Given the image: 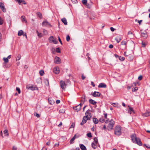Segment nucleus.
Masks as SVG:
<instances>
[{
  "label": "nucleus",
  "mask_w": 150,
  "mask_h": 150,
  "mask_svg": "<svg viewBox=\"0 0 150 150\" xmlns=\"http://www.w3.org/2000/svg\"><path fill=\"white\" fill-rule=\"evenodd\" d=\"M60 100H57L56 101V103L57 104H59V103H60Z\"/></svg>",
  "instance_id": "0e129e2a"
},
{
  "label": "nucleus",
  "mask_w": 150,
  "mask_h": 150,
  "mask_svg": "<svg viewBox=\"0 0 150 150\" xmlns=\"http://www.w3.org/2000/svg\"><path fill=\"white\" fill-rule=\"evenodd\" d=\"M119 59L121 61H124L125 60V58L124 57H119Z\"/></svg>",
  "instance_id": "ea45409f"
},
{
  "label": "nucleus",
  "mask_w": 150,
  "mask_h": 150,
  "mask_svg": "<svg viewBox=\"0 0 150 150\" xmlns=\"http://www.w3.org/2000/svg\"><path fill=\"white\" fill-rule=\"evenodd\" d=\"M110 29L112 31H114L115 30V29L113 28V27H111L110 28Z\"/></svg>",
  "instance_id": "bf43d9fd"
},
{
  "label": "nucleus",
  "mask_w": 150,
  "mask_h": 150,
  "mask_svg": "<svg viewBox=\"0 0 150 150\" xmlns=\"http://www.w3.org/2000/svg\"><path fill=\"white\" fill-rule=\"evenodd\" d=\"M4 133L5 136H8V130L7 129L5 130L4 131Z\"/></svg>",
  "instance_id": "c756f323"
},
{
  "label": "nucleus",
  "mask_w": 150,
  "mask_h": 150,
  "mask_svg": "<svg viewBox=\"0 0 150 150\" xmlns=\"http://www.w3.org/2000/svg\"><path fill=\"white\" fill-rule=\"evenodd\" d=\"M131 139L134 143L137 144L139 146H141L142 143L140 139L136 137V135L135 134H133L131 136Z\"/></svg>",
  "instance_id": "f03ea898"
},
{
  "label": "nucleus",
  "mask_w": 150,
  "mask_h": 150,
  "mask_svg": "<svg viewBox=\"0 0 150 150\" xmlns=\"http://www.w3.org/2000/svg\"><path fill=\"white\" fill-rule=\"evenodd\" d=\"M74 125H75L74 124L72 123L70 128H74Z\"/></svg>",
  "instance_id": "680f3d73"
},
{
  "label": "nucleus",
  "mask_w": 150,
  "mask_h": 150,
  "mask_svg": "<svg viewBox=\"0 0 150 150\" xmlns=\"http://www.w3.org/2000/svg\"><path fill=\"white\" fill-rule=\"evenodd\" d=\"M127 44V43L125 41H122L121 42V44L122 45H125Z\"/></svg>",
  "instance_id": "603ef678"
},
{
  "label": "nucleus",
  "mask_w": 150,
  "mask_h": 150,
  "mask_svg": "<svg viewBox=\"0 0 150 150\" xmlns=\"http://www.w3.org/2000/svg\"><path fill=\"white\" fill-rule=\"evenodd\" d=\"M56 51L57 53H60V50L59 47H57L56 49Z\"/></svg>",
  "instance_id": "79ce46f5"
},
{
  "label": "nucleus",
  "mask_w": 150,
  "mask_h": 150,
  "mask_svg": "<svg viewBox=\"0 0 150 150\" xmlns=\"http://www.w3.org/2000/svg\"><path fill=\"white\" fill-rule=\"evenodd\" d=\"M49 41L51 43L56 44L57 43L58 41L55 39L54 38L53 36H51L49 38Z\"/></svg>",
  "instance_id": "20e7f679"
},
{
  "label": "nucleus",
  "mask_w": 150,
  "mask_h": 150,
  "mask_svg": "<svg viewBox=\"0 0 150 150\" xmlns=\"http://www.w3.org/2000/svg\"><path fill=\"white\" fill-rule=\"evenodd\" d=\"M121 127L120 126H117L115 127V134L117 135H120L121 134Z\"/></svg>",
  "instance_id": "7ed1b4c3"
},
{
  "label": "nucleus",
  "mask_w": 150,
  "mask_h": 150,
  "mask_svg": "<svg viewBox=\"0 0 150 150\" xmlns=\"http://www.w3.org/2000/svg\"><path fill=\"white\" fill-rule=\"evenodd\" d=\"M79 136L76 137V134L74 135V136L73 137V138L70 140V143L71 144H73L74 143V140L76 138H78Z\"/></svg>",
  "instance_id": "f8f14e48"
},
{
  "label": "nucleus",
  "mask_w": 150,
  "mask_h": 150,
  "mask_svg": "<svg viewBox=\"0 0 150 150\" xmlns=\"http://www.w3.org/2000/svg\"><path fill=\"white\" fill-rule=\"evenodd\" d=\"M142 115L143 116L148 117L150 116V112H146L143 113L142 114Z\"/></svg>",
  "instance_id": "4be33fe9"
},
{
  "label": "nucleus",
  "mask_w": 150,
  "mask_h": 150,
  "mask_svg": "<svg viewBox=\"0 0 150 150\" xmlns=\"http://www.w3.org/2000/svg\"><path fill=\"white\" fill-rule=\"evenodd\" d=\"M90 111V110H88L85 113L86 116L83 117L82 122L80 124L81 125H83L88 120H90V118L91 117V115H90L91 113L88 112V111Z\"/></svg>",
  "instance_id": "f257e3e1"
},
{
  "label": "nucleus",
  "mask_w": 150,
  "mask_h": 150,
  "mask_svg": "<svg viewBox=\"0 0 150 150\" xmlns=\"http://www.w3.org/2000/svg\"><path fill=\"white\" fill-rule=\"evenodd\" d=\"M61 21L65 25H67V22L66 19L65 18H63L61 19Z\"/></svg>",
  "instance_id": "412c9836"
},
{
  "label": "nucleus",
  "mask_w": 150,
  "mask_h": 150,
  "mask_svg": "<svg viewBox=\"0 0 150 150\" xmlns=\"http://www.w3.org/2000/svg\"><path fill=\"white\" fill-rule=\"evenodd\" d=\"M71 1L74 3H76L77 2V0H71Z\"/></svg>",
  "instance_id": "13d9d810"
},
{
  "label": "nucleus",
  "mask_w": 150,
  "mask_h": 150,
  "mask_svg": "<svg viewBox=\"0 0 150 150\" xmlns=\"http://www.w3.org/2000/svg\"><path fill=\"white\" fill-rule=\"evenodd\" d=\"M48 100L50 104H52L54 103V101L51 98H49Z\"/></svg>",
  "instance_id": "6ab92c4d"
},
{
  "label": "nucleus",
  "mask_w": 150,
  "mask_h": 150,
  "mask_svg": "<svg viewBox=\"0 0 150 150\" xmlns=\"http://www.w3.org/2000/svg\"><path fill=\"white\" fill-rule=\"evenodd\" d=\"M114 124H115L114 121L112 120H111L110 121L109 123V124L110 125H112L113 126H114Z\"/></svg>",
  "instance_id": "c85d7f7f"
},
{
  "label": "nucleus",
  "mask_w": 150,
  "mask_h": 150,
  "mask_svg": "<svg viewBox=\"0 0 150 150\" xmlns=\"http://www.w3.org/2000/svg\"><path fill=\"white\" fill-rule=\"evenodd\" d=\"M50 144V142L49 141L46 143V144L47 146H49Z\"/></svg>",
  "instance_id": "e2e57ef3"
},
{
  "label": "nucleus",
  "mask_w": 150,
  "mask_h": 150,
  "mask_svg": "<svg viewBox=\"0 0 150 150\" xmlns=\"http://www.w3.org/2000/svg\"><path fill=\"white\" fill-rule=\"evenodd\" d=\"M147 44V43L145 42H142V45L143 46V47H144L145 46H146Z\"/></svg>",
  "instance_id": "a19ab883"
},
{
  "label": "nucleus",
  "mask_w": 150,
  "mask_h": 150,
  "mask_svg": "<svg viewBox=\"0 0 150 150\" xmlns=\"http://www.w3.org/2000/svg\"><path fill=\"white\" fill-rule=\"evenodd\" d=\"M16 1L19 4H21V3H22L24 4H26V2L24 0H16Z\"/></svg>",
  "instance_id": "ddd939ff"
},
{
  "label": "nucleus",
  "mask_w": 150,
  "mask_h": 150,
  "mask_svg": "<svg viewBox=\"0 0 150 150\" xmlns=\"http://www.w3.org/2000/svg\"><path fill=\"white\" fill-rule=\"evenodd\" d=\"M27 87L28 89H30V90H33V91L38 90V88L37 87H33V86H30L28 87V86H27Z\"/></svg>",
  "instance_id": "dca6fc26"
},
{
  "label": "nucleus",
  "mask_w": 150,
  "mask_h": 150,
  "mask_svg": "<svg viewBox=\"0 0 150 150\" xmlns=\"http://www.w3.org/2000/svg\"><path fill=\"white\" fill-rule=\"evenodd\" d=\"M16 90L18 91V93H21V91L20 88H19L17 87L16 88Z\"/></svg>",
  "instance_id": "09e8293b"
},
{
  "label": "nucleus",
  "mask_w": 150,
  "mask_h": 150,
  "mask_svg": "<svg viewBox=\"0 0 150 150\" xmlns=\"http://www.w3.org/2000/svg\"><path fill=\"white\" fill-rule=\"evenodd\" d=\"M100 95L101 94L100 93L96 91H95L94 93L91 94V95L94 97H99Z\"/></svg>",
  "instance_id": "423d86ee"
},
{
  "label": "nucleus",
  "mask_w": 150,
  "mask_h": 150,
  "mask_svg": "<svg viewBox=\"0 0 150 150\" xmlns=\"http://www.w3.org/2000/svg\"><path fill=\"white\" fill-rule=\"evenodd\" d=\"M113 126L111 125H108V130H110L112 129Z\"/></svg>",
  "instance_id": "a878e982"
},
{
  "label": "nucleus",
  "mask_w": 150,
  "mask_h": 150,
  "mask_svg": "<svg viewBox=\"0 0 150 150\" xmlns=\"http://www.w3.org/2000/svg\"><path fill=\"white\" fill-rule=\"evenodd\" d=\"M42 25L43 26H46L47 25H50V23L47 21H44L42 23Z\"/></svg>",
  "instance_id": "a211bd4d"
},
{
  "label": "nucleus",
  "mask_w": 150,
  "mask_h": 150,
  "mask_svg": "<svg viewBox=\"0 0 150 150\" xmlns=\"http://www.w3.org/2000/svg\"><path fill=\"white\" fill-rule=\"evenodd\" d=\"M87 136L89 137H92L91 133L90 132L88 133L87 134Z\"/></svg>",
  "instance_id": "de8ad7c7"
},
{
  "label": "nucleus",
  "mask_w": 150,
  "mask_h": 150,
  "mask_svg": "<svg viewBox=\"0 0 150 150\" xmlns=\"http://www.w3.org/2000/svg\"><path fill=\"white\" fill-rule=\"evenodd\" d=\"M73 108L76 112H78L81 109V106L80 105H78L75 107H73Z\"/></svg>",
  "instance_id": "1a4fd4ad"
},
{
  "label": "nucleus",
  "mask_w": 150,
  "mask_h": 150,
  "mask_svg": "<svg viewBox=\"0 0 150 150\" xmlns=\"http://www.w3.org/2000/svg\"><path fill=\"white\" fill-rule=\"evenodd\" d=\"M142 75H140L138 78V79L140 81L142 79Z\"/></svg>",
  "instance_id": "864d4df0"
},
{
  "label": "nucleus",
  "mask_w": 150,
  "mask_h": 150,
  "mask_svg": "<svg viewBox=\"0 0 150 150\" xmlns=\"http://www.w3.org/2000/svg\"><path fill=\"white\" fill-rule=\"evenodd\" d=\"M128 107L129 108V110L132 112L134 113H135L133 109V108L130 107L129 106H128Z\"/></svg>",
  "instance_id": "72a5a7b5"
},
{
  "label": "nucleus",
  "mask_w": 150,
  "mask_h": 150,
  "mask_svg": "<svg viewBox=\"0 0 150 150\" xmlns=\"http://www.w3.org/2000/svg\"><path fill=\"white\" fill-rule=\"evenodd\" d=\"M93 122L95 124L98 123V120L97 118H93Z\"/></svg>",
  "instance_id": "cd10ccee"
},
{
  "label": "nucleus",
  "mask_w": 150,
  "mask_h": 150,
  "mask_svg": "<svg viewBox=\"0 0 150 150\" xmlns=\"http://www.w3.org/2000/svg\"><path fill=\"white\" fill-rule=\"evenodd\" d=\"M79 146L82 150H86V146L83 144H80L79 145Z\"/></svg>",
  "instance_id": "f3484780"
},
{
  "label": "nucleus",
  "mask_w": 150,
  "mask_h": 150,
  "mask_svg": "<svg viewBox=\"0 0 150 150\" xmlns=\"http://www.w3.org/2000/svg\"><path fill=\"white\" fill-rule=\"evenodd\" d=\"M21 21L22 22H23V21H24L25 23H26L27 22V21L25 19V17L24 16H21Z\"/></svg>",
  "instance_id": "b1692460"
},
{
  "label": "nucleus",
  "mask_w": 150,
  "mask_h": 150,
  "mask_svg": "<svg viewBox=\"0 0 150 150\" xmlns=\"http://www.w3.org/2000/svg\"><path fill=\"white\" fill-rule=\"evenodd\" d=\"M142 20L138 21V22L139 23V25L141 24V23L142 22Z\"/></svg>",
  "instance_id": "69168bd1"
},
{
  "label": "nucleus",
  "mask_w": 150,
  "mask_h": 150,
  "mask_svg": "<svg viewBox=\"0 0 150 150\" xmlns=\"http://www.w3.org/2000/svg\"><path fill=\"white\" fill-rule=\"evenodd\" d=\"M96 144L94 143H92V146L94 149H96L97 147V145H96Z\"/></svg>",
  "instance_id": "7c9ffc66"
},
{
  "label": "nucleus",
  "mask_w": 150,
  "mask_h": 150,
  "mask_svg": "<svg viewBox=\"0 0 150 150\" xmlns=\"http://www.w3.org/2000/svg\"><path fill=\"white\" fill-rule=\"evenodd\" d=\"M81 78L83 80L85 78V77L83 75H82L81 76Z\"/></svg>",
  "instance_id": "774afa93"
},
{
  "label": "nucleus",
  "mask_w": 150,
  "mask_h": 150,
  "mask_svg": "<svg viewBox=\"0 0 150 150\" xmlns=\"http://www.w3.org/2000/svg\"><path fill=\"white\" fill-rule=\"evenodd\" d=\"M60 84L61 87L62 89L65 88V86H66V84L64 81H60Z\"/></svg>",
  "instance_id": "9d476101"
},
{
  "label": "nucleus",
  "mask_w": 150,
  "mask_h": 150,
  "mask_svg": "<svg viewBox=\"0 0 150 150\" xmlns=\"http://www.w3.org/2000/svg\"><path fill=\"white\" fill-rule=\"evenodd\" d=\"M70 40V38L69 35H67L66 37V40L67 41L69 42Z\"/></svg>",
  "instance_id": "f704fd0d"
},
{
  "label": "nucleus",
  "mask_w": 150,
  "mask_h": 150,
  "mask_svg": "<svg viewBox=\"0 0 150 150\" xmlns=\"http://www.w3.org/2000/svg\"><path fill=\"white\" fill-rule=\"evenodd\" d=\"M17 148L16 147H15V146H13L12 148V150H17Z\"/></svg>",
  "instance_id": "4d7b16f0"
},
{
  "label": "nucleus",
  "mask_w": 150,
  "mask_h": 150,
  "mask_svg": "<svg viewBox=\"0 0 150 150\" xmlns=\"http://www.w3.org/2000/svg\"><path fill=\"white\" fill-rule=\"evenodd\" d=\"M98 87L99 88H105L106 87V85L103 83H101L98 85Z\"/></svg>",
  "instance_id": "2eb2a0df"
},
{
  "label": "nucleus",
  "mask_w": 150,
  "mask_h": 150,
  "mask_svg": "<svg viewBox=\"0 0 150 150\" xmlns=\"http://www.w3.org/2000/svg\"><path fill=\"white\" fill-rule=\"evenodd\" d=\"M37 16L39 17L40 19L42 17V14L40 12H37L36 13Z\"/></svg>",
  "instance_id": "bb28decb"
},
{
  "label": "nucleus",
  "mask_w": 150,
  "mask_h": 150,
  "mask_svg": "<svg viewBox=\"0 0 150 150\" xmlns=\"http://www.w3.org/2000/svg\"><path fill=\"white\" fill-rule=\"evenodd\" d=\"M92 4V2L91 1H90V3H87V4L86 5L87 8H91Z\"/></svg>",
  "instance_id": "aec40b11"
},
{
  "label": "nucleus",
  "mask_w": 150,
  "mask_h": 150,
  "mask_svg": "<svg viewBox=\"0 0 150 150\" xmlns=\"http://www.w3.org/2000/svg\"><path fill=\"white\" fill-rule=\"evenodd\" d=\"M36 32L38 33V35L39 37H42V33H39L37 30Z\"/></svg>",
  "instance_id": "49530a36"
},
{
  "label": "nucleus",
  "mask_w": 150,
  "mask_h": 150,
  "mask_svg": "<svg viewBox=\"0 0 150 150\" xmlns=\"http://www.w3.org/2000/svg\"><path fill=\"white\" fill-rule=\"evenodd\" d=\"M54 63L56 64H60L61 63V60L60 58L57 56L54 57Z\"/></svg>",
  "instance_id": "39448f33"
},
{
  "label": "nucleus",
  "mask_w": 150,
  "mask_h": 150,
  "mask_svg": "<svg viewBox=\"0 0 150 150\" xmlns=\"http://www.w3.org/2000/svg\"><path fill=\"white\" fill-rule=\"evenodd\" d=\"M108 120H109V119H108V118L106 119V120L105 121V123H108Z\"/></svg>",
  "instance_id": "338daca9"
},
{
  "label": "nucleus",
  "mask_w": 150,
  "mask_h": 150,
  "mask_svg": "<svg viewBox=\"0 0 150 150\" xmlns=\"http://www.w3.org/2000/svg\"><path fill=\"white\" fill-rule=\"evenodd\" d=\"M59 112L61 113H65V111L64 109H62L59 110Z\"/></svg>",
  "instance_id": "4c0bfd02"
},
{
  "label": "nucleus",
  "mask_w": 150,
  "mask_h": 150,
  "mask_svg": "<svg viewBox=\"0 0 150 150\" xmlns=\"http://www.w3.org/2000/svg\"><path fill=\"white\" fill-rule=\"evenodd\" d=\"M99 121L101 122H103L104 121V119L103 118H100L99 119Z\"/></svg>",
  "instance_id": "c03bdc74"
},
{
  "label": "nucleus",
  "mask_w": 150,
  "mask_h": 150,
  "mask_svg": "<svg viewBox=\"0 0 150 150\" xmlns=\"http://www.w3.org/2000/svg\"><path fill=\"white\" fill-rule=\"evenodd\" d=\"M45 83L47 82V85H49V81L47 79H45Z\"/></svg>",
  "instance_id": "5fc2aeb1"
},
{
  "label": "nucleus",
  "mask_w": 150,
  "mask_h": 150,
  "mask_svg": "<svg viewBox=\"0 0 150 150\" xmlns=\"http://www.w3.org/2000/svg\"><path fill=\"white\" fill-rule=\"evenodd\" d=\"M39 73L40 76H43L44 74V72L43 70H41L40 71H39Z\"/></svg>",
  "instance_id": "2f4dec72"
},
{
  "label": "nucleus",
  "mask_w": 150,
  "mask_h": 150,
  "mask_svg": "<svg viewBox=\"0 0 150 150\" xmlns=\"http://www.w3.org/2000/svg\"><path fill=\"white\" fill-rule=\"evenodd\" d=\"M94 140L95 143L96 144H97L98 143V140L97 138L95 137L94 138Z\"/></svg>",
  "instance_id": "c9c22d12"
},
{
  "label": "nucleus",
  "mask_w": 150,
  "mask_h": 150,
  "mask_svg": "<svg viewBox=\"0 0 150 150\" xmlns=\"http://www.w3.org/2000/svg\"><path fill=\"white\" fill-rule=\"evenodd\" d=\"M115 40H116L117 42L118 43L121 40V39L120 38H117L115 39Z\"/></svg>",
  "instance_id": "37998d69"
},
{
  "label": "nucleus",
  "mask_w": 150,
  "mask_h": 150,
  "mask_svg": "<svg viewBox=\"0 0 150 150\" xmlns=\"http://www.w3.org/2000/svg\"><path fill=\"white\" fill-rule=\"evenodd\" d=\"M141 32L142 37H144V39L146 38L147 37L146 32L145 33L142 32V30H141Z\"/></svg>",
  "instance_id": "4468645a"
},
{
  "label": "nucleus",
  "mask_w": 150,
  "mask_h": 150,
  "mask_svg": "<svg viewBox=\"0 0 150 150\" xmlns=\"http://www.w3.org/2000/svg\"><path fill=\"white\" fill-rule=\"evenodd\" d=\"M58 40H59V41L60 42V43L62 45V42L59 36H58Z\"/></svg>",
  "instance_id": "6e6d98bb"
},
{
  "label": "nucleus",
  "mask_w": 150,
  "mask_h": 150,
  "mask_svg": "<svg viewBox=\"0 0 150 150\" xmlns=\"http://www.w3.org/2000/svg\"><path fill=\"white\" fill-rule=\"evenodd\" d=\"M3 60L4 61V62L3 63V67L4 68H6V64L8 62V59L7 58L4 57L3 58Z\"/></svg>",
  "instance_id": "0eeeda50"
},
{
  "label": "nucleus",
  "mask_w": 150,
  "mask_h": 150,
  "mask_svg": "<svg viewBox=\"0 0 150 150\" xmlns=\"http://www.w3.org/2000/svg\"><path fill=\"white\" fill-rule=\"evenodd\" d=\"M53 72L56 74H58L59 72V68L58 67L54 68L53 69Z\"/></svg>",
  "instance_id": "9b49d317"
},
{
  "label": "nucleus",
  "mask_w": 150,
  "mask_h": 150,
  "mask_svg": "<svg viewBox=\"0 0 150 150\" xmlns=\"http://www.w3.org/2000/svg\"><path fill=\"white\" fill-rule=\"evenodd\" d=\"M34 115L35 116H36L38 118L39 117H40V115L39 114H38L37 113H35Z\"/></svg>",
  "instance_id": "3c124183"
},
{
  "label": "nucleus",
  "mask_w": 150,
  "mask_h": 150,
  "mask_svg": "<svg viewBox=\"0 0 150 150\" xmlns=\"http://www.w3.org/2000/svg\"><path fill=\"white\" fill-rule=\"evenodd\" d=\"M89 102L90 103L93 105L96 104V102L92 99H90L89 100Z\"/></svg>",
  "instance_id": "5701e85b"
},
{
  "label": "nucleus",
  "mask_w": 150,
  "mask_h": 150,
  "mask_svg": "<svg viewBox=\"0 0 150 150\" xmlns=\"http://www.w3.org/2000/svg\"><path fill=\"white\" fill-rule=\"evenodd\" d=\"M21 58V55L20 54H18V56L17 57L16 59V61L17 60H19Z\"/></svg>",
  "instance_id": "473e14b6"
},
{
  "label": "nucleus",
  "mask_w": 150,
  "mask_h": 150,
  "mask_svg": "<svg viewBox=\"0 0 150 150\" xmlns=\"http://www.w3.org/2000/svg\"><path fill=\"white\" fill-rule=\"evenodd\" d=\"M3 23V20L0 17V25H2Z\"/></svg>",
  "instance_id": "8fccbe9b"
},
{
  "label": "nucleus",
  "mask_w": 150,
  "mask_h": 150,
  "mask_svg": "<svg viewBox=\"0 0 150 150\" xmlns=\"http://www.w3.org/2000/svg\"><path fill=\"white\" fill-rule=\"evenodd\" d=\"M0 8L3 12H5L6 11V10L4 7V4L1 2H0Z\"/></svg>",
  "instance_id": "6e6552de"
},
{
  "label": "nucleus",
  "mask_w": 150,
  "mask_h": 150,
  "mask_svg": "<svg viewBox=\"0 0 150 150\" xmlns=\"http://www.w3.org/2000/svg\"><path fill=\"white\" fill-rule=\"evenodd\" d=\"M24 33L23 31L22 30H20L18 31V36H21L23 35Z\"/></svg>",
  "instance_id": "393cba45"
},
{
  "label": "nucleus",
  "mask_w": 150,
  "mask_h": 150,
  "mask_svg": "<svg viewBox=\"0 0 150 150\" xmlns=\"http://www.w3.org/2000/svg\"><path fill=\"white\" fill-rule=\"evenodd\" d=\"M82 2L83 4L86 5L87 3V0H82Z\"/></svg>",
  "instance_id": "e433bc0d"
},
{
  "label": "nucleus",
  "mask_w": 150,
  "mask_h": 150,
  "mask_svg": "<svg viewBox=\"0 0 150 150\" xmlns=\"http://www.w3.org/2000/svg\"><path fill=\"white\" fill-rule=\"evenodd\" d=\"M138 89V88L137 87H136L135 88H133L132 89V91L133 92H134L136 90H137Z\"/></svg>",
  "instance_id": "a18cd8bd"
},
{
  "label": "nucleus",
  "mask_w": 150,
  "mask_h": 150,
  "mask_svg": "<svg viewBox=\"0 0 150 150\" xmlns=\"http://www.w3.org/2000/svg\"><path fill=\"white\" fill-rule=\"evenodd\" d=\"M82 100H81V102H83V104L84 103L85 101V96H83L82 97Z\"/></svg>",
  "instance_id": "58836bf2"
},
{
  "label": "nucleus",
  "mask_w": 150,
  "mask_h": 150,
  "mask_svg": "<svg viewBox=\"0 0 150 150\" xmlns=\"http://www.w3.org/2000/svg\"><path fill=\"white\" fill-rule=\"evenodd\" d=\"M43 32L45 33V34H47V31L45 29L43 30Z\"/></svg>",
  "instance_id": "052dcab7"
}]
</instances>
